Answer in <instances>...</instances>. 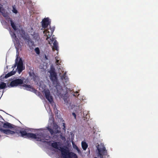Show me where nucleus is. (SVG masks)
I'll use <instances>...</instances> for the list:
<instances>
[{
    "label": "nucleus",
    "instance_id": "a211bd4d",
    "mask_svg": "<svg viewBox=\"0 0 158 158\" xmlns=\"http://www.w3.org/2000/svg\"><path fill=\"white\" fill-rule=\"evenodd\" d=\"M25 41L27 43L28 45L29 46V47L30 49L33 48V47L35 46L34 42L32 40L30 37H28Z\"/></svg>",
    "mask_w": 158,
    "mask_h": 158
},
{
    "label": "nucleus",
    "instance_id": "aec40b11",
    "mask_svg": "<svg viewBox=\"0 0 158 158\" xmlns=\"http://www.w3.org/2000/svg\"><path fill=\"white\" fill-rule=\"evenodd\" d=\"M10 25L11 26V27L14 30V31H12L10 28L9 29V31L10 32V30H11V31L12 32H15V31H17L18 29V26H17L16 23L15 22L13 21L11 19L10 20Z\"/></svg>",
    "mask_w": 158,
    "mask_h": 158
},
{
    "label": "nucleus",
    "instance_id": "423d86ee",
    "mask_svg": "<svg viewBox=\"0 0 158 158\" xmlns=\"http://www.w3.org/2000/svg\"><path fill=\"white\" fill-rule=\"evenodd\" d=\"M96 148L97 156L98 157H100V158H103L104 156L107 155V150L103 143L98 144L96 146Z\"/></svg>",
    "mask_w": 158,
    "mask_h": 158
},
{
    "label": "nucleus",
    "instance_id": "c9c22d12",
    "mask_svg": "<svg viewBox=\"0 0 158 158\" xmlns=\"http://www.w3.org/2000/svg\"><path fill=\"white\" fill-rule=\"evenodd\" d=\"M72 115L74 116V118L75 119H76V113L74 112H73L72 113Z\"/></svg>",
    "mask_w": 158,
    "mask_h": 158
},
{
    "label": "nucleus",
    "instance_id": "de8ad7c7",
    "mask_svg": "<svg viewBox=\"0 0 158 158\" xmlns=\"http://www.w3.org/2000/svg\"><path fill=\"white\" fill-rule=\"evenodd\" d=\"M6 113V114H8L7 113Z\"/></svg>",
    "mask_w": 158,
    "mask_h": 158
},
{
    "label": "nucleus",
    "instance_id": "9b49d317",
    "mask_svg": "<svg viewBox=\"0 0 158 158\" xmlns=\"http://www.w3.org/2000/svg\"><path fill=\"white\" fill-rule=\"evenodd\" d=\"M18 31L21 36L24 40H25L30 37L29 35L25 32L24 30L22 28L18 29Z\"/></svg>",
    "mask_w": 158,
    "mask_h": 158
},
{
    "label": "nucleus",
    "instance_id": "09e8293b",
    "mask_svg": "<svg viewBox=\"0 0 158 158\" xmlns=\"http://www.w3.org/2000/svg\"><path fill=\"white\" fill-rule=\"evenodd\" d=\"M57 117L58 118V116H57Z\"/></svg>",
    "mask_w": 158,
    "mask_h": 158
},
{
    "label": "nucleus",
    "instance_id": "7c9ffc66",
    "mask_svg": "<svg viewBox=\"0 0 158 158\" xmlns=\"http://www.w3.org/2000/svg\"><path fill=\"white\" fill-rule=\"evenodd\" d=\"M55 58L56 61V63L58 64H59V61L60 60V59L58 57H57V56H55Z\"/></svg>",
    "mask_w": 158,
    "mask_h": 158
},
{
    "label": "nucleus",
    "instance_id": "c03bdc74",
    "mask_svg": "<svg viewBox=\"0 0 158 158\" xmlns=\"http://www.w3.org/2000/svg\"><path fill=\"white\" fill-rule=\"evenodd\" d=\"M93 129L94 130V127H93Z\"/></svg>",
    "mask_w": 158,
    "mask_h": 158
},
{
    "label": "nucleus",
    "instance_id": "79ce46f5",
    "mask_svg": "<svg viewBox=\"0 0 158 158\" xmlns=\"http://www.w3.org/2000/svg\"><path fill=\"white\" fill-rule=\"evenodd\" d=\"M31 30H33V28L32 27H31Z\"/></svg>",
    "mask_w": 158,
    "mask_h": 158
},
{
    "label": "nucleus",
    "instance_id": "20e7f679",
    "mask_svg": "<svg viewBox=\"0 0 158 158\" xmlns=\"http://www.w3.org/2000/svg\"><path fill=\"white\" fill-rule=\"evenodd\" d=\"M10 83L8 82V87L9 88L16 87L20 86L23 87V89L27 91L36 93V90L31 85L27 84L29 82L28 79L24 77H11L9 79Z\"/></svg>",
    "mask_w": 158,
    "mask_h": 158
},
{
    "label": "nucleus",
    "instance_id": "473e14b6",
    "mask_svg": "<svg viewBox=\"0 0 158 158\" xmlns=\"http://www.w3.org/2000/svg\"><path fill=\"white\" fill-rule=\"evenodd\" d=\"M62 126H63V129L64 130V131H65L66 130V126L65 124L64 123H63L62 124Z\"/></svg>",
    "mask_w": 158,
    "mask_h": 158
},
{
    "label": "nucleus",
    "instance_id": "dca6fc26",
    "mask_svg": "<svg viewBox=\"0 0 158 158\" xmlns=\"http://www.w3.org/2000/svg\"><path fill=\"white\" fill-rule=\"evenodd\" d=\"M1 0H0V2ZM0 13H1L3 16L5 18H8V13L6 10L3 8V5L0 4Z\"/></svg>",
    "mask_w": 158,
    "mask_h": 158
},
{
    "label": "nucleus",
    "instance_id": "bb28decb",
    "mask_svg": "<svg viewBox=\"0 0 158 158\" xmlns=\"http://www.w3.org/2000/svg\"><path fill=\"white\" fill-rule=\"evenodd\" d=\"M34 50L37 54L39 55L40 54V52L39 48L36 47L34 49Z\"/></svg>",
    "mask_w": 158,
    "mask_h": 158
},
{
    "label": "nucleus",
    "instance_id": "e433bc0d",
    "mask_svg": "<svg viewBox=\"0 0 158 158\" xmlns=\"http://www.w3.org/2000/svg\"><path fill=\"white\" fill-rule=\"evenodd\" d=\"M60 138L63 140H65V137H64V136H62L61 135H60Z\"/></svg>",
    "mask_w": 158,
    "mask_h": 158
},
{
    "label": "nucleus",
    "instance_id": "7ed1b4c3",
    "mask_svg": "<svg viewBox=\"0 0 158 158\" xmlns=\"http://www.w3.org/2000/svg\"><path fill=\"white\" fill-rule=\"evenodd\" d=\"M10 34L12 39V40L16 50V58L15 60V63L12 67L15 68L17 67V72L19 74H20L25 69L24 60H23L22 58L19 56L18 51L19 48L21 47V45L15 32H12L11 30H10Z\"/></svg>",
    "mask_w": 158,
    "mask_h": 158
},
{
    "label": "nucleus",
    "instance_id": "a19ab883",
    "mask_svg": "<svg viewBox=\"0 0 158 158\" xmlns=\"http://www.w3.org/2000/svg\"><path fill=\"white\" fill-rule=\"evenodd\" d=\"M95 133V131H93V134H94Z\"/></svg>",
    "mask_w": 158,
    "mask_h": 158
},
{
    "label": "nucleus",
    "instance_id": "1a4fd4ad",
    "mask_svg": "<svg viewBox=\"0 0 158 158\" xmlns=\"http://www.w3.org/2000/svg\"><path fill=\"white\" fill-rule=\"evenodd\" d=\"M41 26L44 29H47L51 24V20L48 18H44L41 22Z\"/></svg>",
    "mask_w": 158,
    "mask_h": 158
},
{
    "label": "nucleus",
    "instance_id": "393cba45",
    "mask_svg": "<svg viewBox=\"0 0 158 158\" xmlns=\"http://www.w3.org/2000/svg\"><path fill=\"white\" fill-rule=\"evenodd\" d=\"M55 26H53L52 27H51V25L49 26V27L47 29H50L51 30V35L48 34V36H49V37H50L51 35H52L53 34V32L55 31Z\"/></svg>",
    "mask_w": 158,
    "mask_h": 158
},
{
    "label": "nucleus",
    "instance_id": "4468645a",
    "mask_svg": "<svg viewBox=\"0 0 158 158\" xmlns=\"http://www.w3.org/2000/svg\"><path fill=\"white\" fill-rule=\"evenodd\" d=\"M78 111H77V112H76L77 114V113H79L80 114H78V115L79 117L82 118L85 121L87 120V112L86 111H85V112H84L83 114L81 113V110H78Z\"/></svg>",
    "mask_w": 158,
    "mask_h": 158
},
{
    "label": "nucleus",
    "instance_id": "c85d7f7f",
    "mask_svg": "<svg viewBox=\"0 0 158 158\" xmlns=\"http://www.w3.org/2000/svg\"><path fill=\"white\" fill-rule=\"evenodd\" d=\"M71 142H72V144L73 148L74 149H75L76 148H77V146L75 144L74 142L73 141H72Z\"/></svg>",
    "mask_w": 158,
    "mask_h": 158
},
{
    "label": "nucleus",
    "instance_id": "72a5a7b5",
    "mask_svg": "<svg viewBox=\"0 0 158 158\" xmlns=\"http://www.w3.org/2000/svg\"><path fill=\"white\" fill-rule=\"evenodd\" d=\"M75 149H76L77 151V152L78 153L80 154L81 153V150L78 147L77 148H76Z\"/></svg>",
    "mask_w": 158,
    "mask_h": 158
},
{
    "label": "nucleus",
    "instance_id": "4c0bfd02",
    "mask_svg": "<svg viewBox=\"0 0 158 158\" xmlns=\"http://www.w3.org/2000/svg\"><path fill=\"white\" fill-rule=\"evenodd\" d=\"M35 33H36L35 32H34L32 33H31V35L33 37Z\"/></svg>",
    "mask_w": 158,
    "mask_h": 158
},
{
    "label": "nucleus",
    "instance_id": "5701e85b",
    "mask_svg": "<svg viewBox=\"0 0 158 158\" xmlns=\"http://www.w3.org/2000/svg\"><path fill=\"white\" fill-rule=\"evenodd\" d=\"M53 44L54 48L55 50L57 52L56 54H57V55L58 54L59 51V46L58 43L56 40H55L54 41V42H53Z\"/></svg>",
    "mask_w": 158,
    "mask_h": 158
},
{
    "label": "nucleus",
    "instance_id": "4be33fe9",
    "mask_svg": "<svg viewBox=\"0 0 158 158\" xmlns=\"http://www.w3.org/2000/svg\"><path fill=\"white\" fill-rule=\"evenodd\" d=\"M47 130L50 132V133L52 135H55L58 133V130H54L48 126L46 127Z\"/></svg>",
    "mask_w": 158,
    "mask_h": 158
},
{
    "label": "nucleus",
    "instance_id": "2f4dec72",
    "mask_svg": "<svg viewBox=\"0 0 158 158\" xmlns=\"http://www.w3.org/2000/svg\"><path fill=\"white\" fill-rule=\"evenodd\" d=\"M38 37V34L37 33H36L35 35L33 37V38L35 40L37 39Z\"/></svg>",
    "mask_w": 158,
    "mask_h": 158
},
{
    "label": "nucleus",
    "instance_id": "f8f14e48",
    "mask_svg": "<svg viewBox=\"0 0 158 158\" xmlns=\"http://www.w3.org/2000/svg\"><path fill=\"white\" fill-rule=\"evenodd\" d=\"M16 126L8 122H6L3 123L2 127L4 128H7L11 129L12 131H15Z\"/></svg>",
    "mask_w": 158,
    "mask_h": 158
},
{
    "label": "nucleus",
    "instance_id": "412c9836",
    "mask_svg": "<svg viewBox=\"0 0 158 158\" xmlns=\"http://www.w3.org/2000/svg\"><path fill=\"white\" fill-rule=\"evenodd\" d=\"M59 75L62 81L64 83L67 82L68 80V78L67 76L66 75V72H65L64 74H62L61 73H59Z\"/></svg>",
    "mask_w": 158,
    "mask_h": 158
},
{
    "label": "nucleus",
    "instance_id": "c756f323",
    "mask_svg": "<svg viewBox=\"0 0 158 158\" xmlns=\"http://www.w3.org/2000/svg\"><path fill=\"white\" fill-rule=\"evenodd\" d=\"M54 36V35H51V36L50 37H49V38H50V40H51V41L52 42H54V41L55 40H55V38H53V37Z\"/></svg>",
    "mask_w": 158,
    "mask_h": 158
},
{
    "label": "nucleus",
    "instance_id": "0eeeda50",
    "mask_svg": "<svg viewBox=\"0 0 158 158\" xmlns=\"http://www.w3.org/2000/svg\"><path fill=\"white\" fill-rule=\"evenodd\" d=\"M42 133L44 135H45L46 136H45V137L43 138V140H44V142H43L42 141H40L43 143H45L47 144L48 145L51 146L55 148H57V143L55 141H48V139L51 138L50 136H49L48 135L42 132Z\"/></svg>",
    "mask_w": 158,
    "mask_h": 158
},
{
    "label": "nucleus",
    "instance_id": "9d476101",
    "mask_svg": "<svg viewBox=\"0 0 158 158\" xmlns=\"http://www.w3.org/2000/svg\"><path fill=\"white\" fill-rule=\"evenodd\" d=\"M44 94L46 98L52 105H53L54 103L53 97L50 94V92L49 90L47 89L44 91Z\"/></svg>",
    "mask_w": 158,
    "mask_h": 158
},
{
    "label": "nucleus",
    "instance_id": "37998d69",
    "mask_svg": "<svg viewBox=\"0 0 158 158\" xmlns=\"http://www.w3.org/2000/svg\"><path fill=\"white\" fill-rule=\"evenodd\" d=\"M2 136L0 135V138Z\"/></svg>",
    "mask_w": 158,
    "mask_h": 158
},
{
    "label": "nucleus",
    "instance_id": "b1692460",
    "mask_svg": "<svg viewBox=\"0 0 158 158\" xmlns=\"http://www.w3.org/2000/svg\"><path fill=\"white\" fill-rule=\"evenodd\" d=\"M81 147L85 151L88 147L87 143L85 141H82L81 142Z\"/></svg>",
    "mask_w": 158,
    "mask_h": 158
},
{
    "label": "nucleus",
    "instance_id": "a878e982",
    "mask_svg": "<svg viewBox=\"0 0 158 158\" xmlns=\"http://www.w3.org/2000/svg\"><path fill=\"white\" fill-rule=\"evenodd\" d=\"M50 74L56 73L55 71V68L52 66L50 68V70L48 71Z\"/></svg>",
    "mask_w": 158,
    "mask_h": 158
},
{
    "label": "nucleus",
    "instance_id": "f257e3e1",
    "mask_svg": "<svg viewBox=\"0 0 158 158\" xmlns=\"http://www.w3.org/2000/svg\"><path fill=\"white\" fill-rule=\"evenodd\" d=\"M36 130L39 131V132H37L36 133H27L29 131H31L28 129H24L22 128L20 130H18L17 127L15 131H12L9 129H4L2 127H0V131L5 134L9 135L10 134L13 135L16 133L21 134V136L24 138H29L32 139H35L36 141H42L44 142L43 140V138L46 136L45 135H44L42 133V132H41L43 131L44 129L43 128L39 129H35Z\"/></svg>",
    "mask_w": 158,
    "mask_h": 158
},
{
    "label": "nucleus",
    "instance_id": "ddd939ff",
    "mask_svg": "<svg viewBox=\"0 0 158 158\" xmlns=\"http://www.w3.org/2000/svg\"><path fill=\"white\" fill-rule=\"evenodd\" d=\"M35 82L36 83V85L39 86V88L40 90L41 91H43L44 93V91L46 90L45 89L46 85L44 84V82L42 81H41L39 82L37 81V82Z\"/></svg>",
    "mask_w": 158,
    "mask_h": 158
},
{
    "label": "nucleus",
    "instance_id": "49530a36",
    "mask_svg": "<svg viewBox=\"0 0 158 158\" xmlns=\"http://www.w3.org/2000/svg\"><path fill=\"white\" fill-rule=\"evenodd\" d=\"M6 67H7V68H8V66H7Z\"/></svg>",
    "mask_w": 158,
    "mask_h": 158
},
{
    "label": "nucleus",
    "instance_id": "ea45409f",
    "mask_svg": "<svg viewBox=\"0 0 158 158\" xmlns=\"http://www.w3.org/2000/svg\"><path fill=\"white\" fill-rule=\"evenodd\" d=\"M52 118V117H49V120H50L51 119V118Z\"/></svg>",
    "mask_w": 158,
    "mask_h": 158
},
{
    "label": "nucleus",
    "instance_id": "39448f33",
    "mask_svg": "<svg viewBox=\"0 0 158 158\" xmlns=\"http://www.w3.org/2000/svg\"><path fill=\"white\" fill-rule=\"evenodd\" d=\"M70 92L69 93V92L68 94V98L69 99V100L68 102H69V105L67 106L65 104L66 106H67L69 108H70L71 107V103L70 102V97L71 96V97L72 96L74 97V98H75L77 101H76V104H74V107L76 106V110L78 111V110H80V111L82 110V107L81 105L83 103H82V101H83L84 99L85 98V97L83 96L82 98H78L77 97L79 95V94H78V92L77 91H76L75 92H73L70 89Z\"/></svg>",
    "mask_w": 158,
    "mask_h": 158
},
{
    "label": "nucleus",
    "instance_id": "6e6552de",
    "mask_svg": "<svg viewBox=\"0 0 158 158\" xmlns=\"http://www.w3.org/2000/svg\"><path fill=\"white\" fill-rule=\"evenodd\" d=\"M61 154L64 158H78L76 154L73 152L67 153L66 151L61 150Z\"/></svg>",
    "mask_w": 158,
    "mask_h": 158
},
{
    "label": "nucleus",
    "instance_id": "6ab92c4d",
    "mask_svg": "<svg viewBox=\"0 0 158 158\" xmlns=\"http://www.w3.org/2000/svg\"><path fill=\"white\" fill-rule=\"evenodd\" d=\"M29 76L31 77V79H32L35 82H37V81H38L39 77L35 75L33 72H29Z\"/></svg>",
    "mask_w": 158,
    "mask_h": 158
},
{
    "label": "nucleus",
    "instance_id": "58836bf2",
    "mask_svg": "<svg viewBox=\"0 0 158 158\" xmlns=\"http://www.w3.org/2000/svg\"><path fill=\"white\" fill-rule=\"evenodd\" d=\"M45 59L46 60H48V57L46 56V55H45Z\"/></svg>",
    "mask_w": 158,
    "mask_h": 158
},
{
    "label": "nucleus",
    "instance_id": "f3484780",
    "mask_svg": "<svg viewBox=\"0 0 158 158\" xmlns=\"http://www.w3.org/2000/svg\"><path fill=\"white\" fill-rule=\"evenodd\" d=\"M3 78H1V77H0V89H3L8 87V83L7 84L6 83H5L3 82L4 81Z\"/></svg>",
    "mask_w": 158,
    "mask_h": 158
},
{
    "label": "nucleus",
    "instance_id": "f704fd0d",
    "mask_svg": "<svg viewBox=\"0 0 158 158\" xmlns=\"http://www.w3.org/2000/svg\"><path fill=\"white\" fill-rule=\"evenodd\" d=\"M74 135L73 134H71V138L72 141H73V140H74Z\"/></svg>",
    "mask_w": 158,
    "mask_h": 158
},
{
    "label": "nucleus",
    "instance_id": "cd10ccee",
    "mask_svg": "<svg viewBox=\"0 0 158 158\" xmlns=\"http://www.w3.org/2000/svg\"><path fill=\"white\" fill-rule=\"evenodd\" d=\"M12 8V12L15 14H17L18 13V11L16 9V8L14 6H13Z\"/></svg>",
    "mask_w": 158,
    "mask_h": 158
},
{
    "label": "nucleus",
    "instance_id": "a18cd8bd",
    "mask_svg": "<svg viewBox=\"0 0 158 158\" xmlns=\"http://www.w3.org/2000/svg\"><path fill=\"white\" fill-rule=\"evenodd\" d=\"M94 158H97V157H95Z\"/></svg>",
    "mask_w": 158,
    "mask_h": 158
},
{
    "label": "nucleus",
    "instance_id": "f03ea898",
    "mask_svg": "<svg viewBox=\"0 0 158 158\" xmlns=\"http://www.w3.org/2000/svg\"><path fill=\"white\" fill-rule=\"evenodd\" d=\"M50 79L56 88V94L59 98H62L64 104L68 106L69 105L68 94L70 92V89L67 88L66 89H63L58 81L56 73L50 74Z\"/></svg>",
    "mask_w": 158,
    "mask_h": 158
},
{
    "label": "nucleus",
    "instance_id": "2eb2a0df",
    "mask_svg": "<svg viewBox=\"0 0 158 158\" xmlns=\"http://www.w3.org/2000/svg\"><path fill=\"white\" fill-rule=\"evenodd\" d=\"M16 71L18 72L17 70V69H16V70L15 71L13 70L12 71L10 72H9L8 73L6 74L5 75L4 74L2 75L1 76V78H4L5 79H6L8 77L14 75L16 73ZM17 73H19L18 72Z\"/></svg>",
    "mask_w": 158,
    "mask_h": 158
}]
</instances>
